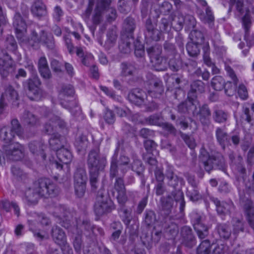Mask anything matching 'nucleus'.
Masks as SVG:
<instances>
[{
	"label": "nucleus",
	"instance_id": "1",
	"mask_svg": "<svg viewBox=\"0 0 254 254\" xmlns=\"http://www.w3.org/2000/svg\"><path fill=\"white\" fill-rule=\"evenodd\" d=\"M112 0H89L88 5L82 17L88 23L91 15L93 24L97 26L103 20V14L105 11L108 12L107 20L111 22L117 17V12L115 8L110 7Z\"/></svg>",
	"mask_w": 254,
	"mask_h": 254
},
{
	"label": "nucleus",
	"instance_id": "2",
	"mask_svg": "<svg viewBox=\"0 0 254 254\" xmlns=\"http://www.w3.org/2000/svg\"><path fill=\"white\" fill-rule=\"evenodd\" d=\"M59 192L58 188L48 178H41L33 183L24 192V198L29 204H35L40 197H54Z\"/></svg>",
	"mask_w": 254,
	"mask_h": 254
},
{
	"label": "nucleus",
	"instance_id": "3",
	"mask_svg": "<svg viewBox=\"0 0 254 254\" xmlns=\"http://www.w3.org/2000/svg\"><path fill=\"white\" fill-rule=\"evenodd\" d=\"M124 140H121L118 142L117 146L112 157L110 169V175L111 178L117 176L118 170L125 175L127 169V167L130 164V158L126 154L125 150L122 148Z\"/></svg>",
	"mask_w": 254,
	"mask_h": 254
},
{
	"label": "nucleus",
	"instance_id": "4",
	"mask_svg": "<svg viewBox=\"0 0 254 254\" xmlns=\"http://www.w3.org/2000/svg\"><path fill=\"white\" fill-rule=\"evenodd\" d=\"M115 208V205L105 190L103 189L99 190L93 205V210L95 215L100 217L111 213Z\"/></svg>",
	"mask_w": 254,
	"mask_h": 254
},
{
	"label": "nucleus",
	"instance_id": "5",
	"mask_svg": "<svg viewBox=\"0 0 254 254\" xmlns=\"http://www.w3.org/2000/svg\"><path fill=\"white\" fill-rule=\"evenodd\" d=\"M106 164V158L100 156L99 147H96L90 150L87 159V164L89 173H99L100 171L104 169Z\"/></svg>",
	"mask_w": 254,
	"mask_h": 254
},
{
	"label": "nucleus",
	"instance_id": "6",
	"mask_svg": "<svg viewBox=\"0 0 254 254\" xmlns=\"http://www.w3.org/2000/svg\"><path fill=\"white\" fill-rule=\"evenodd\" d=\"M3 151L7 159L13 161L20 160L24 156V148L18 142L3 146Z\"/></svg>",
	"mask_w": 254,
	"mask_h": 254
},
{
	"label": "nucleus",
	"instance_id": "7",
	"mask_svg": "<svg viewBox=\"0 0 254 254\" xmlns=\"http://www.w3.org/2000/svg\"><path fill=\"white\" fill-rule=\"evenodd\" d=\"M182 244L189 249L192 248L196 245V240L191 228L188 226L182 227L180 230Z\"/></svg>",
	"mask_w": 254,
	"mask_h": 254
},
{
	"label": "nucleus",
	"instance_id": "8",
	"mask_svg": "<svg viewBox=\"0 0 254 254\" xmlns=\"http://www.w3.org/2000/svg\"><path fill=\"white\" fill-rule=\"evenodd\" d=\"M251 14L249 10H247L242 18V22L245 31V39L249 47L254 45V36H249L250 29L252 25Z\"/></svg>",
	"mask_w": 254,
	"mask_h": 254
},
{
	"label": "nucleus",
	"instance_id": "9",
	"mask_svg": "<svg viewBox=\"0 0 254 254\" xmlns=\"http://www.w3.org/2000/svg\"><path fill=\"white\" fill-rule=\"evenodd\" d=\"M132 159V162L130 163L129 167L132 171L135 172L140 178L141 185L144 187L146 183V179L143 174L145 166L142 161L138 158L136 155H133Z\"/></svg>",
	"mask_w": 254,
	"mask_h": 254
},
{
	"label": "nucleus",
	"instance_id": "10",
	"mask_svg": "<svg viewBox=\"0 0 254 254\" xmlns=\"http://www.w3.org/2000/svg\"><path fill=\"white\" fill-rule=\"evenodd\" d=\"M12 66V61L8 54L0 56V74L2 78H6L8 76L9 70Z\"/></svg>",
	"mask_w": 254,
	"mask_h": 254
},
{
	"label": "nucleus",
	"instance_id": "11",
	"mask_svg": "<svg viewBox=\"0 0 254 254\" xmlns=\"http://www.w3.org/2000/svg\"><path fill=\"white\" fill-rule=\"evenodd\" d=\"M193 228L198 238L200 240L205 239L209 235V227L201 222V217L195 219L193 224Z\"/></svg>",
	"mask_w": 254,
	"mask_h": 254
},
{
	"label": "nucleus",
	"instance_id": "12",
	"mask_svg": "<svg viewBox=\"0 0 254 254\" xmlns=\"http://www.w3.org/2000/svg\"><path fill=\"white\" fill-rule=\"evenodd\" d=\"M52 237L54 242L61 247L65 246L67 244L65 233L60 227L55 226L51 231Z\"/></svg>",
	"mask_w": 254,
	"mask_h": 254
},
{
	"label": "nucleus",
	"instance_id": "13",
	"mask_svg": "<svg viewBox=\"0 0 254 254\" xmlns=\"http://www.w3.org/2000/svg\"><path fill=\"white\" fill-rule=\"evenodd\" d=\"M145 36L146 39L157 41L160 39V32L154 27L151 20L148 18L145 23Z\"/></svg>",
	"mask_w": 254,
	"mask_h": 254
},
{
	"label": "nucleus",
	"instance_id": "14",
	"mask_svg": "<svg viewBox=\"0 0 254 254\" xmlns=\"http://www.w3.org/2000/svg\"><path fill=\"white\" fill-rule=\"evenodd\" d=\"M28 147L32 154L37 156L40 155L43 160L46 159V155L44 152L46 146L42 141H31L29 143Z\"/></svg>",
	"mask_w": 254,
	"mask_h": 254
},
{
	"label": "nucleus",
	"instance_id": "15",
	"mask_svg": "<svg viewBox=\"0 0 254 254\" xmlns=\"http://www.w3.org/2000/svg\"><path fill=\"white\" fill-rule=\"evenodd\" d=\"M216 230L221 239L228 240L230 239L232 230L230 224L227 223H218L216 227Z\"/></svg>",
	"mask_w": 254,
	"mask_h": 254
},
{
	"label": "nucleus",
	"instance_id": "16",
	"mask_svg": "<svg viewBox=\"0 0 254 254\" xmlns=\"http://www.w3.org/2000/svg\"><path fill=\"white\" fill-rule=\"evenodd\" d=\"M31 11L34 16L41 17L47 14V8L44 3L40 0L35 1L31 7Z\"/></svg>",
	"mask_w": 254,
	"mask_h": 254
},
{
	"label": "nucleus",
	"instance_id": "17",
	"mask_svg": "<svg viewBox=\"0 0 254 254\" xmlns=\"http://www.w3.org/2000/svg\"><path fill=\"white\" fill-rule=\"evenodd\" d=\"M15 134L7 127H4L0 129V139L8 145L12 144Z\"/></svg>",
	"mask_w": 254,
	"mask_h": 254
},
{
	"label": "nucleus",
	"instance_id": "18",
	"mask_svg": "<svg viewBox=\"0 0 254 254\" xmlns=\"http://www.w3.org/2000/svg\"><path fill=\"white\" fill-rule=\"evenodd\" d=\"M87 181L85 169L83 167H77L73 175L74 184H86Z\"/></svg>",
	"mask_w": 254,
	"mask_h": 254
},
{
	"label": "nucleus",
	"instance_id": "19",
	"mask_svg": "<svg viewBox=\"0 0 254 254\" xmlns=\"http://www.w3.org/2000/svg\"><path fill=\"white\" fill-rule=\"evenodd\" d=\"M61 136L58 133H54L52 135L49 139V145L52 149L58 152L64 147V145L62 144V140Z\"/></svg>",
	"mask_w": 254,
	"mask_h": 254
},
{
	"label": "nucleus",
	"instance_id": "20",
	"mask_svg": "<svg viewBox=\"0 0 254 254\" xmlns=\"http://www.w3.org/2000/svg\"><path fill=\"white\" fill-rule=\"evenodd\" d=\"M57 156L60 162L65 164L69 163L72 158V154L69 150L64 147L57 152Z\"/></svg>",
	"mask_w": 254,
	"mask_h": 254
},
{
	"label": "nucleus",
	"instance_id": "21",
	"mask_svg": "<svg viewBox=\"0 0 254 254\" xmlns=\"http://www.w3.org/2000/svg\"><path fill=\"white\" fill-rule=\"evenodd\" d=\"M149 87L148 90V94L161 95L164 92V87L162 82L159 80H152L149 83Z\"/></svg>",
	"mask_w": 254,
	"mask_h": 254
},
{
	"label": "nucleus",
	"instance_id": "22",
	"mask_svg": "<svg viewBox=\"0 0 254 254\" xmlns=\"http://www.w3.org/2000/svg\"><path fill=\"white\" fill-rule=\"evenodd\" d=\"M164 231L170 239L175 238L179 232L178 225L172 222H166L164 225Z\"/></svg>",
	"mask_w": 254,
	"mask_h": 254
},
{
	"label": "nucleus",
	"instance_id": "23",
	"mask_svg": "<svg viewBox=\"0 0 254 254\" xmlns=\"http://www.w3.org/2000/svg\"><path fill=\"white\" fill-rule=\"evenodd\" d=\"M199 16L203 22L207 23L210 27L213 26L214 17L209 7H206L205 9V12L199 13Z\"/></svg>",
	"mask_w": 254,
	"mask_h": 254
},
{
	"label": "nucleus",
	"instance_id": "24",
	"mask_svg": "<svg viewBox=\"0 0 254 254\" xmlns=\"http://www.w3.org/2000/svg\"><path fill=\"white\" fill-rule=\"evenodd\" d=\"M88 143L87 136L83 134H81L76 138L74 145L77 151L80 152L86 150Z\"/></svg>",
	"mask_w": 254,
	"mask_h": 254
},
{
	"label": "nucleus",
	"instance_id": "25",
	"mask_svg": "<svg viewBox=\"0 0 254 254\" xmlns=\"http://www.w3.org/2000/svg\"><path fill=\"white\" fill-rule=\"evenodd\" d=\"M216 136L219 143L224 149L225 145L228 144L229 141L227 133L223 128L218 127L216 130Z\"/></svg>",
	"mask_w": 254,
	"mask_h": 254
},
{
	"label": "nucleus",
	"instance_id": "26",
	"mask_svg": "<svg viewBox=\"0 0 254 254\" xmlns=\"http://www.w3.org/2000/svg\"><path fill=\"white\" fill-rule=\"evenodd\" d=\"M214 169H217L226 172V165L223 156L220 154L212 155Z\"/></svg>",
	"mask_w": 254,
	"mask_h": 254
},
{
	"label": "nucleus",
	"instance_id": "27",
	"mask_svg": "<svg viewBox=\"0 0 254 254\" xmlns=\"http://www.w3.org/2000/svg\"><path fill=\"white\" fill-rule=\"evenodd\" d=\"M40 43H42L49 48L53 49L54 47V39L53 35L43 30H41Z\"/></svg>",
	"mask_w": 254,
	"mask_h": 254
},
{
	"label": "nucleus",
	"instance_id": "28",
	"mask_svg": "<svg viewBox=\"0 0 254 254\" xmlns=\"http://www.w3.org/2000/svg\"><path fill=\"white\" fill-rule=\"evenodd\" d=\"M198 114L199 115V121L202 124L207 125L209 123V119L211 115V112L207 105L204 104L200 107Z\"/></svg>",
	"mask_w": 254,
	"mask_h": 254
},
{
	"label": "nucleus",
	"instance_id": "29",
	"mask_svg": "<svg viewBox=\"0 0 254 254\" xmlns=\"http://www.w3.org/2000/svg\"><path fill=\"white\" fill-rule=\"evenodd\" d=\"M165 176L168 180V184L172 187L174 189H176L178 185L179 178L175 174L173 170L171 168H168L165 172Z\"/></svg>",
	"mask_w": 254,
	"mask_h": 254
},
{
	"label": "nucleus",
	"instance_id": "30",
	"mask_svg": "<svg viewBox=\"0 0 254 254\" xmlns=\"http://www.w3.org/2000/svg\"><path fill=\"white\" fill-rule=\"evenodd\" d=\"M143 223L147 227H150L156 223V215L155 212L150 209L145 210L144 214Z\"/></svg>",
	"mask_w": 254,
	"mask_h": 254
},
{
	"label": "nucleus",
	"instance_id": "31",
	"mask_svg": "<svg viewBox=\"0 0 254 254\" xmlns=\"http://www.w3.org/2000/svg\"><path fill=\"white\" fill-rule=\"evenodd\" d=\"M129 235V240L132 243H134L138 236L139 223L134 222L131 225H126Z\"/></svg>",
	"mask_w": 254,
	"mask_h": 254
},
{
	"label": "nucleus",
	"instance_id": "32",
	"mask_svg": "<svg viewBox=\"0 0 254 254\" xmlns=\"http://www.w3.org/2000/svg\"><path fill=\"white\" fill-rule=\"evenodd\" d=\"M21 121L25 125L31 127L35 126L37 123V119L36 116L28 111H25L23 113Z\"/></svg>",
	"mask_w": 254,
	"mask_h": 254
},
{
	"label": "nucleus",
	"instance_id": "33",
	"mask_svg": "<svg viewBox=\"0 0 254 254\" xmlns=\"http://www.w3.org/2000/svg\"><path fill=\"white\" fill-rule=\"evenodd\" d=\"M171 195L173 196L176 202H180V211L183 212L185 206V201L183 191L180 189H175L174 190L172 191Z\"/></svg>",
	"mask_w": 254,
	"mask_h": 254
},
{
	"label": "nucleus",
	"instance_id": "34",
	"mask_svg": "<svg viewBox=\"0 0 254 254\" xmlns=\"http://www.w3.org/2000/svg\"><path fill=\"white\" fill-rule=\"evenodd\" d=\"M25 87H27L30 91L36 90L41 85V81L37 76H34L27 80L24 83Z\"/></svg>",
	"mask_w": 254,
	"mask_h": 254
},
{
	"label": "nucleus",
	"instance_id": "35",
	"mask_svg": "<svg viewBox=\"0 0 254 254\" xmlns=\"http://www.w3.org/2000/svg\"><path fill=\"white\" fill-rule=\"evenodd\" d=\"M200 45L191 41L188 42L186 45V49L189 56L192 57H197L200 54Z\"/></svg>",
	"mask_w": 254,
	"mask_h": 254
},
{
	"label": "nucleus",
	"instance_id": "36",
	"mask_svg": "<svg viewBox=\"0 0 254 254\" xmlns=\"http://www.w3.org/2000/svg\"><path fill=\"white\" fill-rule=\"evenodd\" d=\"M162 209L166 211V214L171 211L174 204V200L171 195L163 196L160 199Z\"/></svg>",
	"mask_w": 254,
	"mask_h": 254
},
{
	"label": "nucleus",
	"instance_id": "37",
	"mask_svg": "<svg viewBox=\"0 0 254 254\" xmlns=\"http://www.w3.org/2000/svg\"><path fill=\"white\" fill-rule=\"evenodd\" d=\"M99 173H89V180L92 191H95L98 188L104 190L99 181Z\"/></svg>",
	"mask_w": 254,
	"mask_h": 254
},
{
	"label": "nucleus",
	"instance_id": "38",
	"mask_svg": "<svg viewBox=\"0 0 254 254\" xmlns=\"http://www.w3.org/2000/svg\"><path fill=\"white\" fill-rule=\"evenodd\" d=\"M136 27L135 20L131 17H127L123 23V30L127 33H132Z\"/></svg>",
	"mask_w": 254,
	"mask_h": 254
},
{
	"label": "nucleus",
	"instance_id": "39",
	"mask_svg": "<svg viewBox=\"0 0 254 254\" xmlns=\"http://www.w3.org/2000/svg\"><path fill=\"white\" fill-rule=\"evenodd\" d=\"M204 83L200 80H197L194 81L191 84L190 93L195 94L196 95L200 94L204 92Z\"/></svg>",
	"mask_w": 254,
	"mask_h": 254
},
{
	"label": "nucleus",
	"instance_id": "40",
	"mask_svg": "<svg viewBox=\"0 0 254 254\" xmlns=\"http://www.w3.org/2000/svg\"><path fill=\"white\" fill-rule=\"evenodd\" d=\"M15 135L18 136H22L24 133V129L16 119H12L10 122V128L9 129Z\"/></svg>",
	"mask_w": 254,
	"mask_h": 254
},
{
	"label": "nucleus",
	"instance_id": "41",
	"mask_svg": "<svg viewBox=\"0 0 254 254\" xmlns=\"http://www.w3.org/2000/svg\"><path fill=\"white\" fill-rule=\"evenodd\" d=\"M38 30V31L36 30H33L31 32L30 38H28L27 40V44L32 47H34L40 43L41 30Z\"/></svg>",
	"mask_w": 254,
	"mask_h": 254
},
{
	"label": "nucleus",
	"instance_id": "42",
	"mask_svg": "<svg viewBox=\"0 0 254 254\" xmlns=\"http://www.w3.org/2000/svg\"><path fill=\"white\" fill-rule=\"evenodd\" d=\"M211 244L209 240L202 241L197 247L196 254H210Z\"/></svg>",
	"mask_w": 254,
	"mask_h": 254
},
{
	"label": "nucleus",
	"instance_id": "43",
	"mask_svg": "<svg viewBox=\"0 0 254 254\" xmlns=\"http://www.w3.org/2000/svg\"><path fill=\"white\" fill-rule=\"evenodd\" d=\"M150 61L157 70L162 71L166 69L167 64L166 60L162 56H160L158 57L153 58Z\"/></svg>",
	"mask_w": 254,
	"mask_h": 254
},
{
	"label": "nucleus",
	"instance_id": "44",
	"mask_svg": "<svg viewBox=\"0 0 254 254\" xmlns=\"http://www.w3.org/2000/svg\"><path fill=\"white\" fill-rule=\"evenodd\" d=\"M13 26L15 30L26 31V24L19 13H16L14 17Z\"/></svg>",
	"mask_w": 254,
	"mask_h": 254
},
{
	"label": "nucleus",
	"instance_id": "45",
	"mask_svg": "<svg viewBox=\"0 0 254 254\" xmlns=\"http://www.w3.org/2000/svg\"><path fill=\"white\" fill-rule=\"evenodd\" d=\"M77 101L74 96H64V98L60 100V104L68 110L77 105Z\"/></svg>",
	"mask_w": 254,
	"mask_h": 254
},
{
	"label": "nucleus",
	"instance_id": "46",
	"mask_svg": "<svg viewBox=\"0 0 254 254\" xmlns=\"http://www.w3.org/2000/svg\"><path fill=\"white\" fill-rule=\"evenodd\" d=\"M107 37L105 46L107 48L109 49L114 46L116 43L117 37L116 31L114 30H109L107 34Z\"/></svg>",
	"mask_w": 254,
	"mask_h": 254
},
{
	"label": "nucleus",
	"instance_id": "47",
	"mask_svg": "<svg viewBox=\"0 0 254 254\" xmlns=\"http://www.w3.org/2000/svg\"><path fill=\"white\" fill-rule=\"evenodd\" d=\"M225 85V81L221 76H215L211 80V86L216 91L222 90Z\"/></svg>",
	"mask_w": 254,
	"mask_h": 254
},
{
	"label": "nucleus",
	"instance_id": "48",
	"mask_svg": "<svg viewBox=\"0 0 254 254\" xmlns=\"http://www.w3.org/2000/svg\"><path fill=\"white\" fill-rule=\"evenodd\" d=\"M122 74L123 76H133L136 71L135 67L130 64L122 63Z\"/></svg>",
	"mask_w": 254,
	"mask_h": 254
},
{
	"label": "nucleus",
	"instance_id": "49",
	"mask_svg": "<svg viewBox=\"0 0 254 254\" xmlns=\"http://www.w3.org/2000/svg\"><path fill=\"white\" fill-rule=\"evenodd\" d=\"M203 60L204 63L208 66H211L213 63L210 58V47L208 43H205L203 48Z\"/></svg>",
	"mask_w": 254,
	"mask_h": 254
},
{
	"label": "nucleus",
	"instance_id": "50",
	"mask_svg": "<svg viewBox=\"0 0 254 254\" xmlns=\"http://www.w3.org/2000/svg\"><path fill=\"white\" fill-rule=\"evenodd\" d=\"M11 171L12 175L19 180L24 181L28 178L27 174L18 166H12Z\"/></svg>",
	"mask_w": 254,
	"mask_h": 254
},
{
	"label": "nucleus",
	"instance_id": "51",
	"mask_svg": "<svg viewBox=\"0 0 254 254\" xmlns=\"http://www.w3.org/2000/svg\"><path fill=\"white\" fill-rule=\"evenodd\" d=\"M147 53L150 60L161 56L162 53V47L159 45H156L147 49Z\"/></svg>",
	"mask_w": 254,
	"mask_h": 254
},
{
	"label": "nucleus",
	"instance_id": "52",
	"mask_svg": "<svg viewBox=\"0 0 254 254\" xmlns=\"http://www.w3.org/2000/svg\"><path fill=\"white\" fill-rule=\"evenodd\" d=\"M73 245L75 252L78 254H81V251L84 249V246L81 235L77 234L73 239Z\"/></svg>",
	"mask_w": 254,
	"mask_h": 254
},
{
	"label": "nucleus",
	"instance_id": "53",
	"mask_svg": "<svg viewBox=\"0 0 254 254\" xmlns=\"http://www.w3.org/2000/svg\"><path fill=\"white\" fill-rule=\"evenodd\" d=\"M228 114L221 110H217L213 113L214 121L219 123L225 122L227 120Z\"/></svg>",
	"mask_w": 254,
	"mask_h": 254
},
{
	"label": "nucleus",
	"instance_id": "54",
	"mask_svg": "<svg viewBox=\"0 0 254 254\" xmlns=\"http://www.w3.org/2000/svg\"><path fill=\"white\" fill-rule=\"evenodd\" d=\"M143 146L146 151L145 154L153 155V152L156 150L157 144L153 140L147 139L144 141Z\"/></svg>",
	"mask_w": 254,
	"mask_h": 254
},
{
	"label": "nucleus",
	"instance_id": "55",
	"mask_svg": "<svg viewBox=\"0 0 254 254\" xmlns=\"http://www.w3.org/2000/svg\"><path fill=\"white\" fill-rule=\"evenodd\" d=\"M131 2L127 0H119L118 2L119 10L122 13H127L131 10Z\"/></svg>",
	"mask_w": 254,
	"mask_h": 254
},
{
	"label": "nucleus",
	"instance_id": "56",
	"mask_svg": "<svg viewBox=\"0 0 254 254\" xmlns=\"http://www.w3.org/2000/svg\"><path fill=\"white\" fill-rule=\"evenodd\" d=\"M191 42L201 45L204 40L203 33L198 30H193L191 32Z\"/></svg>",
	"mask_w": 254,
	"mask_h": 254
},
{
	"label": "nucleus",
	"instance_id": "57",
	"mask_svg": "<svg viewBox=\"0 0 254 254\" xmlns=\"http://www.w3.org/2000/svg\"><path fill=\"white\" fill-rule=\"evenodd\" d=\"M141 239L142 245L146 247L147 249H151L153 247L154 245L153 235H149L147 234H143L141 236Z\"/></svg>",
	"mask_w": 254,
	"mask_h": 254
},
{
	"label": "nucleus",
	"instance_id": "58",
	"mask_svg": "<svg viewBox=\"0 0 254 254\" xmlns=\"http://www.w3.org/2000/svg\"><path fill=\"white\" fill-rule=\"evenodd\" d=\"M213 162L212 156L209 159L206 160H202L200 162L199 166L200 167H203L206 172L210 173V172L214 169Z\"/></svg>",
	"mask_w": 254,
	"mask_h": 254
},
{
	"label": "nucleus",
	"instance_id": "59",
	"mask_svg": "<svg viewBox=\"0 0 254 254\" xmlns=\"http://www.w3.org/2000/svg\"><path fill=\"white\" fill-rule=\"evenodd\" d=\"M153 156V155H152L151 154H145V153H143L142 155V159L146 163L149 165L152 168H157V161Z\"/></svg>",
	"mask_w": 254,
	"mask_h": 254
},
{
	"label": "nucleus",
	"instance_id": "60",
	"mask_svg": "<svg viewBox=\"0 0 254 254\" xmlns=\"http://www.w3.org/2000/svg\"><path fill=\"white\" fill-rule=\"evenodd\" d=\"M187 195L189 197L190 200L192 201H196L201 198V195L199 193L196 188H190L187 191Z\"/></svg>",
	"mask_w": 254,
	"mask_h": 254
},
{
	"label": "nucleus",
	"instance_id": "61",
	"mask_svg": "<svg viewBox=\"0 0 254 254\" xmlns=\"http://www.w3.org/2000/svg\"><path fill=\"white\" fill-rule=\"evenodd\" d=\"M86 184H74V191L78 197H82L86 191Z\"/></svg>",
	"mask_w": 254,
	"mask_h": 254
},
{
	"label": "nucleus",
	"instance_id": "62",
	"mask_svg": "<svg viewBox=\"0 0 254 254\" xmlns=\"http://www.w3.org/2000/svg\"><path fill=\"white\" fill-rule=\"evenodd\" d=\"M180 135L181 138L184 140L189 147L191 149L194 148L196 146V144L194 139L192 137H191L188 135L181 132H180Z\"/></svg>",
	"mask_w": 254,
	"mask_h": 254
},
{
	"label": "nucleus",
	"instance_id": "63",
	"mask_svg": "<svg viewBox=\"0 0 254 254\" xmlns=\"http://www.w3.org/2000/svg\"><path fill=\"white\" fill-rule=\"evenodd\" d=\"M233 234L238 235L240 232L244 230V223L241 220L237 219L233 224Z\"/></svg>",
	"mask_w": 254,
	"mask_h": 254
},
{
	"label": "nucleus",
	"instance_id": "64",
	"mask_svg": "<svg viewBox=\"0 0 254 254\" xmlns=\"http://www.w3.org/2000/svg\"><path fill=\"white\" fill-rule=\"evenodd\" d=\"M6 43L7 48L8 50L13 52L16 51L17 46L13 36H8L6 38Z\"/></svg>",
	"mask_w": 254,
	"mask_h": 254
}]
</instances>
